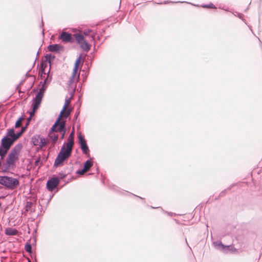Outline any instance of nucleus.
<instances>
[{
	"label": "nucleus",
	"mask_w": 262,
	"mask_h": 262,
	"mask_svg": "<svg viewBox=\"0 0 262 262\" xmlns=\"http://www.w3.org/2000/svg\"><path fill=\"white\" fill-rule=\"evenodd\" d=\"M36 110L32 108L29 113L30 116L27 118V121L25 127H21V130L16 133H15L14 128H9L7 129L6 135L1 139V147H0V155L4 157L16 141L26 131L28 126L32 119V117L34 115Z\"/></svg>",
	"instance_id": "nucleus-1"
},
{
	"label": "nucleus",
	"mask_w": 262,
	"mask_h": 262,
	"mask_svg": "<svg viewBox=\"0 0 262 262\" xmlns=\"http://www.w3.org/2000/svg\"><path fill=\"white\" fill-rule=\"evenodd\" d=\"M0 184L10 190L16 189L19 185L18 179L8 176H0Z\"/></svg>",
	"instance_id": "nucleus-2"
},
{
	"label": "nucleus",
	"mask_w": 262,
	"mask_h": 262,
	"mask_svg": "<svg viewBox=\"0 0 262 262\" xmlns=\"http://www.w3.org/2000/svg\"><path fill=\"white\" fill-rule=\"evenodd\" d=\"M72 152V150L66 148L64 146H62L55 160L53 166L57 167L62 166L64 161L71 156Z\"/></svg>",
	"instance_id": "nucleus-3"
},
{
	"label": "nucleus",
	"mask_w": 262,
	"mask_h": 262,
	"mask_svg": "<svg viewBox=\"0 0 262 262\" xmlns=\"http://www.w3.org/2000/svg\"><path fill=\"white\" fill-rule=\"evenodd\" d=\"M66 121L59 119L57 121V118L56 119L55 123L53 124L51 128H50V132H56L60 133L61 135L60 136L61 139H63L65 137V135L67 132L66 128Z\"/></svg>",
	"instance_id": "nucleus-4"
},
{
	"label": "nucleus",
	"mask_w": 262,
	"mask_h": 262,
	"mask_svg": "<svg viewBox=\"0 0 262 262\" xmlns=\"http://www.w3.org/2000/svg\"><path fill=\"white\" fill-rule=\"evenodd\" d=\"M77 138L78 143L80 145V147L82 153L89 157L90 149L84 136L81 133H79L78 134Z\"/></svg>",
	"instance_id": "nucleus-5"
},
{
	"label": "nucleus",
	"mask_w": 262,
	"mask_h": 262,
	"mask_svg": "<svg viewBox=\"0 0 262 262\" xmlns=\"http://www.w3.org/2000/svg\"><path fill=\"white\" fill-rule=\"evenodd\" d=\"M59 183L60 179L59 177L56 175H53L52 178L47 181L46 188L49 191L52 192L57 187Z\"/></svg>",
	"instance_id": "nucleus-6"
},
{
	"label": "nucleus",
	"mask_w": 262,
	"mask_h": 262,
	"mask_svg": "<svg viewBox=\"0 0 262 262\" xmlns=\"http://www.w3.org/2000/svg\"><path fill=\"white\" fill-rule=\"evenodd\" d=\"M74 128H73L72 131L70 134V135L67 139V142H64L62 146H64V147H66V148L72 151L73 146L74 145Z\"/></svg>",
	"instance_id": "nucleus-7"
},
{
	"label": "nucleus",
	"mask_w": 262,
	"mask_h": 262,
	"mask_svg": "<svg viewBox=\"0 0 262 262\" xmlns=\"http://www.w3.org/2000/svg\"><path fill=\"white\" fill-rule=\"evenodd\" d=\"M59 38L64 43H72L74 41V39L72 37V34L70 33L64 31H63L61 33Z\"/></svg>",
	"instance_id": "nucleus-8"
},
{
	"label": "nucleus",
	"mask_w": 262,
	"mask_h": 262,
	"mask_svg": "<svg viewBox=\"0 0 262 262\" xmlns=\"http://www.w3.org/2000/svg\"><path fill=\"white\" fill-rule=\"evenodd\" d=\"M14 167L15 166L14 165L9 162L7 160H6L5 163H2V166L1 167V171L3 173H8L9 172L10 169H13Z\"/></svg>",
	"instance_id": "nucleus-9"
},
{
	"label": "nucleus",
	"mask_w": 262,
	"mask_h": 262,
	"mask_svg": "<svg viewBox=\"0 0 262 262\" xmlns=\"http://www.w3.org/2000/svg\"><path fill=\"white\" fill-rule=\"evenodd\" d=\"M22 147L23 144L21 143H18L14 146V147L11 149L9 154L11 155H12L16 157H19V152L22 149Z\"/></svg>",
	"instance_id": "nucleus-10"
},
{
	"label": "nucleus",
	"mask_w": 262,
	"mask_h": 262,
	"mask_svg": "<svg viewBox=\"0 0 262 262\" xmlns=\"http://www.w3.org/2000/svg\"><path fill=\"white\" fill-rule=\"evenodd\" d=\"M48 49L50 52H58L60 51H63L64 47L62 45L56 43L49 45Z\"/></svg>",
	"instance_id": "nucleus-11"
},
{
	"label": "nucleus",
	"mask_w": 262,
	"mask_h": 262,
	"mask_svg": "<svg viewBox=\"0 0 262 262\" xmlns=\"http://www.w3.org/2000/svg\"><path fill=\"white\" fill-rule=\"evenodd\" d=\"M93 165V161L91 159L87 160L83 163V170H85L86 171L90 170Z\"/></svg>",
	"instance_id": "nucleus-12"
},
{
	"label": "nucleus",
	"mask_w": 262,
	"mask_h": 262,
	"mask_svg": "<svg viewBox=\"0 0 262 262\" xmlns=\"http://www.w3.org/2000/svg\"><path fill=\"white\" fill-rule=\"evenodd\" d=\"M5 233L7 235H16L18 233V231L12 228H7L5 229Z\"/></svg>",
	"instance_id": "nucleus-13"
},
{
	"label": "nucleus",
	"mask_w": 262,
	"mask_h": 262,
	"mask_svg": "<svg viewBox=\"0 0 262 262\" xmlns=\"http://www.w3.org/2000/svg\"><path fill=\"white\" fill-rule=\"evenodd\" d=\"M70 100H71V98L66 99L65 103L63 106V108H62V110L61 111L58 117H57V121H58L59 120V119H61L62 118L63 113H64V111L66 109L67 106L68 104H69V103L70 102Z\"/></svg>",
	"instance_id": "nucleus-14"
},
{
	"label": "nucleus",
	"mask_w": 262,
	"mask_h": 262,
	"mask_svg": "<svg viewBox=\"0 0 262 262\" xmlns=\"http://www.w3.org/2000/svg\"><path fill=\"white\" fill-rule=\"evenodd\" d=\"M18 159V157H16L13 155L8 154L6 160H7L9 162L11 163L13 165L15 166L16 162Z\"/></svg>",
	"instance_id": "nucleus-15"
},
{
	"label": "nucleus",
	"mask_w": 262,
	"mask_h": 262,
	"mask_svg": "<svg viewBox=\"0 0 262 262\" xmlns=\"http://www.w3.org/2000/svg\"><path fill=\"white\" fill-rule=\"evenodd\" d=\"M54 132H50V130L48 134V137L51 140L52 144H54L58 138V135L57 134H52Z\"/></svg>",
	"instance_id": "nucleus-16"
},
{
	"label": "nucleus",
	"mask_w": 262,
	"mask_h": 262,
	"mask_svg": "<svg viewBox=\"0 0 262 262\" xmlns=\"http://www.w3.org/2000/svg\"><path fill=\"white\" fill-rule=\"evenodd\" d=\"M79 45L80 48L82 49L83 50L86 52L89 51L90 49V45L85 40L84 41H83L80 43H79Z\"/></svg>",
	"instance_id": "nucleus-17"
},
{
	"label": "nucleus",
	"mask_w": 262,
	"mask_h": 262,
	"mask_svg": "<svg viewBox=\"0 0 262 262\" xmlns=\"http://www.w3.org/2000/svg\"><path fill=\"white\" fill-rule=\"evenodd\" d=\"M74 37L76 41L79 44L82 42L83 41H84V38L83 37V35L79 33H75L74 34Z\"/></svg>",
	"instance_id": "nucleus-18"
},
{
	"label": "nucleus",
	"mask_w": 262,
	"mask_h": 262,
	"mask_svg": "<svg viewBox=\"0 0 262 262\" xmlns=\"http://www.w3.org/2000/svg\"><path fill=\"white\" fill-rule=\"evenodd\" d=\"M40 135H34L31 138V142L34 146H37L39 144Z\"/></svg>",
	"instance_id": "nucleus-19"
},
{
	"label": "nucleus",
	"mask_w": 262,
	"mask_h": 262,
	"mask_svg": "<svg viewBox=\"0 0 262 262\" xmlns=\"http://www.w3.org/2000/svg\"><path fill=\"white\" fill-rule=\"evenodd\" d=\"M236 250V249L231 245L226 246L224 245V247H223L222 251L224 252H227L228 251H232V252H233V251H235Z\"/></svg>",
	"instance_id": "nucleus-20"
},
{
	"label": "nucleus",
	"mask_w": 262,
	"mask_h": 262,
	"mask_svg": "<svg viewBox=\"0 0 262 262\" xmlns=\"http://www.w3.org/2000/svg\"><path fill=\"white\" fill-rule=\"evenodd\" d=\"M213 245L214 247L217 250L220 251H222L223 247H224V245L220 241H217L216 242H214L213 243Z\"/></svg>",
	"instance_id": "nucleus-21"
},
{
	"label": "nucleus",
	"mask_w": 262,
	"mask_h": 262,
	"mask_svg": "<svg viewBox=\"0 0 262 262\" xmlns=\"http://www.w3.org/2000/svg\"><path fill=\"white\" fill-rule=\"evenodd\" d=\"M39 140L40 141H39L38 144V145L39 146V148H41L46 146V145L47 144V142L46 141L45 138L43 137L40 136Z\"/></svg>",
	"instance_id": "nucleus-22"
},
{
	"label": "nucleus",
	"mask_w": 262,
	"mask_h": 262,
	"mask_svg": "<svg viewBox=\"0 0 262 262\" xmlns=\"http://www.w3.org/2000/svg\"><path fill=\"white\" fill-rule=\"evenodd\" d=\"M41 102L36 101V100H33V102L32 104V108L34 109V110H37L40 105Z\"/></svg>",
	"instance_id": "nucleus-23"
},
{
	"label": "nucleus",
	"mask_w": 262,
	"mask_h": 262,
	"mask_svg": "<svg viewBox=\"0 0 262 262\" xmlns=\"http://www.w3.org/2000/svg\"><path fill=\"white\" fill-rule=\"evenodd\" d=\"M25 250L26 252L29 253H31L32 252L31 245L28 242H27L25 244Z\"/></svg>",
	"instance_id": "nucleus-24"
},
{
	"label": "nucleus",
	"mask_w": 262,
	"mask_h": 262,
	"mask_svg": "<svg viewBox=\"0 0 262 262\" xmlns=\"http://www.w3.org/2000/svg\"><path fill=\"white\" fill-rule=\"evenodd\" d=\"M23 119L24 117L23 115L18 118V119L16 120L15 124V128H19V127L21 126V122Z\"/></svg>",
	"instance_id": "nucleus-25"
},
{
	"label": "nucleus",
	"mask_w": 262,
	"mask_h": 262,
	"mask_svg": "<svg viewBox=\"0 0 262 262\" xmlns=\"http://www.w3.org/2000/svg\"><path fill=\"white\" fill-rule=\"evenodd\" d=\"M43 97V95L42 94H40L39 92H37V94L35 95V98L34 99V100H36L39 102H41L42 99Z\"/></svg>",
	"instance_id": "nucleus-26"
},
{
	"label": "nucleus",
	"mask_w": 262,
	"mask_h": 262,
	"mask_svg": "<svg viewBox=\"0 0 262 262\" xmlns=\"http://www.w3.org/2000/svg\"><path fill=\"white\" fill-rule=\"evenodd\" d=\"M231 186H230V187H228L227 189H225V190H223L222 191H221V192H220V193L219 195L217 197H215V200H217V199H219L220 197H223V196H224L225 195V194H226V193L227 191V190H230V189H231Z\"/></svg>",
	"instance_id": "nucleus-27"
},
{
	"label": "nucleus",
	"mask_w": 262,
	"mask_h": 262,
	"mask_svg": "<svg viewBox=\"0 0 262 262\" xmlns=\"http://www.w3.org/2000/svg\"><path fill=\"white\" fill-rule=\"evenodd\" d=\"M68 174L67 172V170H66V169H63V171L59 173V175L60 176V177H59L60 179V181L61 179L66 178Z\"/></svg>",
	"instance_id": "nucleus-28"
},
{
	"label": "nucleus",
	"mask_w": 262,
	"mask_h": 262,
	"mask_svg": "<svg viewBox=\"0 0 262 262\" xmlns=\"http://www.w3.org/2000/svg\"><path fill=\"white\" fill-rule=\"evenodd\" d=\"M81 57H82V55L80 54L79 56V57H78V58L76 60L74 68H78V69L80 63V62H81Z\"/></svg>",
	"instance_id": "nucleus-29"
},
{
	"label": "nucleus",
	"mask_w": 262,
	"mask_h": 262,
	"mask_svg": "<svg viewBox=\"0 0 262 262\" xmlns=\"http://www.w3.org/2000/svg\"><path fill=\"white\" fill-rule=\"evenodd\" d=\"M71 111V108L68 109L66 112L64 111V113H63L62 118L63 117L64 119H67V118H68L70 114Z\"/></svg>",
	"instance_id": "nucleus-30"
},
{
	"label": "nucleus",
	"mask_w": 262,
	"mask_h": 262,
	"mask_svg": "<svg viewBox=\"0 0 262 262\" xmlns=\"http://www.w3.org/2000/svg\"><path fill=\"white\" fill-rule=\"evenodd\" d=\"M202 7L203 8H211V9H216V7L212 4V3H210L208 5H203L202 6Z\"/></svg>",
	"instance_id": "nucleus-31"
},
{
	"label": "nucleus",
	"mask_w": 262,
	"mask_h": 262,
	"mask_svg": "<svg viewBox=\"0 0 262 262\" xmlns=\"http://www.w3.org/2000/svg\"><path fill=\"white\" fill-rule=\"evenodd\" d=\"M261 171H262L261 168H259V167H257L256 168H254L253 170L252 171V174H254L255 173L259 174L261 172Z\"/></svg>",
	"instance_id": "nucleus-32"
},
{
	"label": "nucleus",
	"mask_w": 262,
	"mask_h": 262,
	"mask_svg": "<svg viewBox=\"0 0 262 262\" xmlns=\"http://www.w3.org/2000/svg\"><path fill=\"white\" fill-rule=\"evenodd\" d=\"M45 57L46 58V61H48L49 59H52V60L54 59L55 58V56L54 55H52L51 54H47L45 56Z\"/></svg>",
	"instance_id": "nucleus-33"
},
{
	"label": "nucleus",
	"mask_w": 262,
	"mask_h": 262,
	"mask_svg": "<svg viewBox=\"0 0 262 262\" xmlns=\"http://www.w3.org/2000/svg\"><path fill=\"white\" fill-rule=\"evenodd\" d=\"M40 163V166L43 165L42 162L41 161V157L39 156L35 161L34 165L37 166Z\"/></svg>",
	"instance_id": "nucleus-34"
},
{
	"label": "nucleus",
	"mask_w": 262,
	"mask_h": 262,
	"mask_svg": "<svg viewBox=\"0 0 262 262\" xmlns=\"http://www.w3.org/2000/svg\"><path fill=\"white\" fill-rule=\"evenodd\" d=\"M32 206V203L31 202H30V201H27L26 202V206H25L26 210L27 211H28L29 209L30 208H31Z\"/></svg>",
	"instance_id": "nucleus-35"
},
{
	"label": "nucleus",
	"mask_w": 262,
	"mask_h": 262,
	"mask_svg": "<svg viewBox=\"0 0 262 262\" xmlns=\"http://www.w3.org/2000/svg\"><path fill=\"white\" fill-rule=\"evenodd\" d=\"M235 16H237L238 17L241 18L244 23H246V20L243 18L244 15L242 13L236 12V14H234Z\"/></svg>",
	"instance_id": "nucleus-36"
},
{
	"label": "nucleus",
	"mask_w": 262,
	"mask_h": 262,
	"mask_svg": "<svg viewBox=\"0 0 262 262\" xmlns=\"http://www.w3.org/2000/svg\"><path fill=\"white\" fill-rule=\"evenodd\" d=\"M47 66V64L45 61H42L40 65V69H42V70L43 69H45L46 67Z\"/></svg>",
	"instance_id": "nucleus-37"
},
{
	"label": "nucleus",
	"mask_w": 262,
	"mask_h": 262,
	"mask_svg": "<svg viewBox=\"0 0 262 262\" xmlns=\"http://www.w3.org/2000/svg\"><path fill=\"white\" fill-rule=\"evenodd\" d=\"M92 32V30L88 29H85L83 31V34L85 36H88L90 33Z\"/></svg>",
	"instance_id": "nucleus-38"
},
{
	"label": "nucleus",
	"mask_w": 262,
	"mask_h": 262,
	"mask_svg": "<svg viewBox=\"0 0 262 262\" xmlns=\"http://www.w3.org/2000/svg\"><path fill=\"white\" fill-rule=\"evenodd\" d=\"M78 69V68H74L72 76V79H74L76 77Z\"/></svg>",
	"instance_id": "nucleus-39"
},
{
	"label": "nucleus",
	"mask_w": 262,
	"mask_h": 262,
	"mask_svg": "<svg viewBox=\"0 0 262 262\" xmlns=\"http://www.w3.org/2000/svg\"><path fill=\"white\" fill-rule=\"evenodd\" d=\"M64 169H66V170H67V172L69 174H70L71 172L73 171V166L71 165L69 167H66L64 168Z\"/></svg>",
	"instance_id": "nucleus-40"
},
{
	"label": "nucleus",
	"mask_w": 262,
	"mask_h": 262,
	"mask_svg": "<svg viewBox=\"0 0 262 262\" xmlns=\"http://www.w3.org/2000/svg\"><path fill=\"white\" fill-rule=\"evenodd\" d=\"M86 171L85 170H83V168H82V169H79L76 171V173L77 174H78L79 175H83L84 173V172Z\"/></svg>",
	"instance_id": "nucleus-41"
},
{
	"label": "nucleus",
	"mask_w": 262,
	"mask_h": 262,
	"mask_svg": "<svg viewBox=\"0 0 262 262\" xmlns=\"http://www.w3.org/2000/svg\"><path fill=\"white\" fill-rule=\"evenodd\" d=\"M80 114V109L78 108L77 110H76V112L75 114V115H74V119L75 120H76L79 116Z\"/></svg>",
	"instance_id": "nucleus-42"
},
{
	"label": "nucleus",
	"mask_w": 262,
	"mask_h": 262,
	"mask_svg": "<svg viewBox=\"0 0 262 262\" xmlns=\"http://www.w3.org/2000/svg\"><path fill=\"white\" fill-rule=\"evenodd\" d=\"M174 2H171V1H164V2L163 3H158V4H166L167 3H173ZM177 3H184V2H177Z\"/></svg>",
	"instance_id": "nucleus-43"
},
{
	"label": "nucleus",
	"mask_w": 262,
	"mask_h": 262,
	"mask_svg": "<svg viewBox=\"0 0 262 262\" xmlns=\"http://www.w3.org/2000/svg\"><path fill=\"white\" fill-rule=\"evenodd\" d=\"M24 81H25V79L22 80L20 82V83H19L18 85H17V86H16V89H17V90H18V92H19V93H20V89H18V88H19V87L20 86V85H21V84H23V83L24 82Z\"/></svg>",
	"instance_id": "nucleus-44"
},
{
	"label": "nucleus",
	"mask_w": 262,
	"mask_h": 262,
	"mask_svg": "<svg viewBox=\"0 0 262 262\" xmlns=\"http://www.w3.org/2000/svg\"><path fill=\"white\" fill-rule=\"evenodd\" d=\"M42 81V83L43 84H46V85H48L50 84V82L48 81V79H46V78L44 79L43 81Z\"/></svg>",
	"instance_id": "nucleus-45"
},
{
	"label": "nucleus",
	"mask_w": 262,
	"mask_h": 262,
	"mask_svg": "<svg viewBox=\"0 0 262 262\" xmlns=\"http://www.w3.org/2000/svg\"><path fill=\"white\" fill-rule=\"evenodd\" d=\"M46 90H45V89H43V88H40L39 89V91H38V92H39V93H40V94H43V95H44V93H45V91H46Z\"/></svg>",
	"instance_id": "nucleus-46"
},
{
	"label": "nucleus",
	"mask_w": 262,
	"mask_h": 262,
	"mask_svg": "<svg viewBox=\"0 0 262 262\" xmlns=\"http://www.w3.org/2000/svg\"><path fill=\"white\" fill-rule=\"evenodd\" d=\"M46 79H48V81L51 82V80H52V75H47V77L46 78Z\"/></svg>",
	"instance_id": "nucleus-47"
},
{
	"label": "nucleus",
	"mask_w": 262,
	"mask_h": 262,
	"mask_svg": "<svg viewBox=\"0 0 262 262\" xmlns=\"http://www.w3.org/2000/svg\"><path fill=\"white\" fill-rule=\"evenodd\" d=\"M38 73H40V74L41 75L46 74L45 69H43V70H42V69H39Z\"/></svg>",
	"instance_id": "nucleus-48"
},
{
	"label": "nucleus",
	"mask_w": 262,
	"mask_h": 262,
	"mask_svg": "<svg viewBox=\"0 0 262 262\" xmlns=\"http://www.w3.org/2000/svg\"><path fill=\"white\" fill-rule=\"evenodd\" d=\"M132 195H133L134 196H136V197H137V198H139L140 199H141V200H143V203H145V199H144V198H142V197L139 196H138V195H137L134 194H132Z\"/></svg>",
	"instance_id": "nucleus-49"
},
{
	"label": "nucleus",
	"mask_w": 262,
	"mask_h": 262,
	"mask_svg": "<svg viewBox=\"0 0 262 262\" xmlns=\"http://www.w3.org/2000/svg\"><path fill=\"white\" fill-rule=\"evenodd\" d=\"M258 167L262 169V161H260L258 164Z\"/></svg>",
	"instance_id": "nucleus-50"
},
{
	"label": "nucleus",
	"mask_w": 262,
	"mask_h": 262,
	"mask_svg": "<svg viewBox=\"0 0 262 262\" xmlns=\"http://www.w3.org/2000/svg\"><path fill=\"white\" fill-rule=\"evenodd\" d=\"M52 59H49V60H48V61H46V60H45V61L46 62V63H47V62H48V63H49V64H50V67H51V63H52Z\"/></svg>",
	"instance_id": "nucleus-51"
},
{
	"label": "nucleus",
	"mask_w": 262,
	"mask_h": 262,
	"mask_svg": "<svg viewBox=\"0 0 262 262\" xmlns=\"http://www.w3.org/2000/svg\"><path fill=\"white\" fill-rule=\"evenodd\" d=\"M48 85H46V84H42V85L41 86V88H43V89H45V90L47 89V87H48Z\"/></svg>",
	"instance_id": "nucleus-52"
},
{
	"label": "nucleus",
	"mask_w": 262,
	"mask_h": 262,
	"mask_svg": "<svg viewBox=\"0 0 262 262\" xmlns=\"http://www.w3.org/2000/svg\"><path fill=\"white\" fill-rule=\"evenodd\" d=\"M165 213H167L168 215H169V216H172L173 215V213L172 212H168L167 211H165L164 212Z\"/></svg>",
	"instance_id": "nucleus-53"
},
{
	"label": "nucleus",
	"mask_w": 262,
	"mask_h": 262,
	"mask_svg": "<svg viewBox=\"0 0 262 262\" xmlns=\"http://www.w3.org/2000/svg\"><path fill=\"white\" fill-rule=\"evenodd\" d=\"M31 71V70H29V71L26 74V77H32V76L29 74L28 73Z\"/></svg>",
	"instance_id": "nucleus-54"
},
{
	"label": "nucleus",
	"mask_w": 262,
	"mask_h": 262,
	"mask_svg": "<svg viewBox=\"0 0 262 262\" xmlns=\"http://www.w3.org/2000/svg\"><path fill=\"white\" fill-rule=\"evenodd\" d=\"M40 47H41V46L39 47V48L38 50H40ZM39 51H37V54H36V59L38 58V57L39 56Z\"/></svg>",
	"instance_id": "nucleus-55"
},
{
	"label": "nucleus",
	"mask_w": 262,
	"mask_h": 262,
	"mask_svg": "<svg viewBox=\"0 0 262 262\" xmlns=\"http://www.w3.org/2000/svg\"><path fill=\"white\" fill-rule=\"evenodd\" d=\"M38 77L40 79H43V75L40 74V73H38Z\"/></svg>",
	"instance_id": "nucleus-56"
},
{
	"label": "nucleus",
	"mask_w": 262,
	"mask_h": 262,
	"mask_svg": "<svg viewBox=\"0 0 262 262\" xmlns=\"http://www.w3.org/2000/svg\"><path fill=\"white\" fill-rule=\"evenodd\" d=\"M95 34H92L91 36V37L92 38L93 40H94L95 39Z\"/></svg>",
	"instance_id": "nucleus-57"
},
{
	"label": "nucleus",
	"mask_w": 262,
	"mask_h": 262,
	"mask_svg": "<svg viewBox=\"0 0 262 262\" xmlns=\"http://www.w3.org/2000/svg\"><path fill=\"white\" fill-rule=\"evenodd\" d=\"M50 70H51V67H50V68H49V70L47 73V75H51L50 74Z\"/></svg>",
	"instance_id": "nucleus-58"
},
{
	"label": "nucleus",
	"mask_w": 262,
	"mask_h": 262,
	"mask_svg": "<svg viewBox=\"0 0 262 262\" xmlns=\"http://www.w3.org/2000/svg\"><path fill=\"white\" fill-rule=\"evenodd\" d=\"M43 83H42V81H41L40 82H39V85H41V86L42 85Z\"/></svg>",
	"instance_id": "nucleus-59"
},
{
	"label": "nucleus",
	"mask_w": 262,
	"mask_h": 262,
	"mask_svg": "<svg viewBox=\"0 0 262 262\" xmlns=\"http://www.w3.org/2000/svg\"><path fill=\"white\" fill-rule=\"evenodd\" d=\"M48 158V156H47L45 158V161H46Z\"/></svg>",
	"instance_id": "nucleus-60"
},
{
	"label": "nucleus",
	"mask_w": 262,
	"mask_h": 262,
	"mask_svg": "<svg viewBox=\"0 0 262 262\" xmlns=\"http://www.w3.org/2000/svg\"><path fill=\"white\" fill-rule=\"evenodd\" d=\"M42 35L43 36H44V30H43V29H42Z\"/></svg>",
	"instance_id": "nucleus-61"
},
{
	"label": "nucleus",
	"mask_w": 262,
	"mask_h": 262,
	"mask_svg": "<svg viewBox=\"0 0 262 262\" xmlns=\"http://www.w3.org/2000/svg\"><path fill=\"white\" fill-rule=\"evenodd\" d=\"M37 91V88L34 89V91Z\"/></svg>",
	"instance_id": "nucleus-62"
},
{
	"label": "nucleus",
	"mask_w": 262,
	"mask_h": 262,
	"mask_svg": "<svg viewBox=\"0 0 262 262\" xmlns=\"http://www.w3.org/2000/svg\"><path fill=\"white\" fill-rule=\"evenodd\" d=\"M43 27V21H42V22H41V27Z\"/></svg>",
	"instance_id": "nucleus-63"
},
{
	"label": "nucleus",
	"mask_w": 262,
	"mask_h": 262,
	"mask_svg": "<svg viewBox=\"0 0 262 262\" xmlns=\"http://www.w3.org/2000/svg\"><path fill=\"white\" fill-rule=\"evenodd\" d=\"M28 262H31V260L29 258L28 259Z\"/></svg>",
	"instance_id": "nucleus-64"
}]
</instances>
